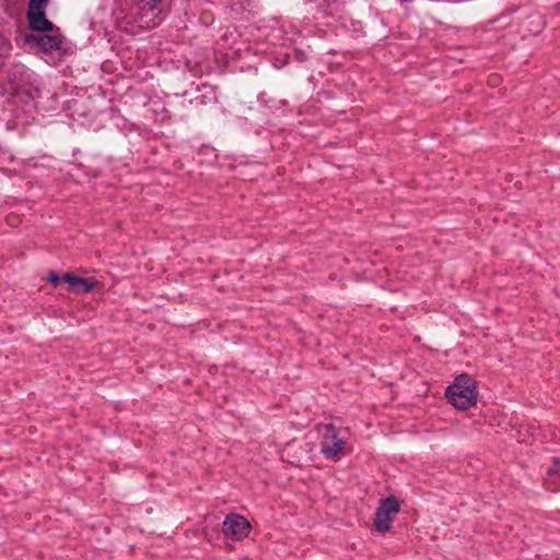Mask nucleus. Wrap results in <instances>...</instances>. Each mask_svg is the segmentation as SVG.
<instances>
[{
	"instance_id": "f03ea898",
	"label": "nucleus",
	"mask_w": 560,
	"mask_h": 560,
	"mask_svg": "<svg viewBox=\"0 0 560 560\" xmlns=\"http://www.w3.org/2000/svg\"><path fill=\"white\" fill-rule=\"evenodd\" d=\"M132 8L133 21L141 28H153L158 26L161 19V11L159 4L162 0H133Z\"/></svg>"
},
{
	"instance_id": "7ed1b4c3",
	"label": "nucleus",
	"mask_w": 560,
	"mask_h": 560,
	"mask_svg": "<svg viewBox=\"0 0 560 560\" xmlns=\"http://www.w3.org/2000/svg\"><path fill=\"white\" fill-rule=\"evenodd\" d=\"M320 450L326 458L338 459L346 446V441L339 435L336 427L331 423L322 424Z\"/></svg>"
},
{
	"instance_id": "0eeeda50",
	"label": "nucleus",
	"mask_w": 560,
	"mask_h": 560,
	"mask_svg": "<svg viewBox=\"0 0 560 560\" xmlns=\"http://www.w3.org/2000/svg\"><path fill=\"white\" fill-rule=\"evenodd\" d=\"M30 27L36 32H50L54 24L46 19L44 11L27 12Z\"/></svg>"
},
{
	"instance_id": "6e6552de",
	"label": "nucleus",
	"mask_w": 560,
	"mask_h": 560,
	"mask_svg": "<svg viewBox=\"0 0 560 560\" xmlns=\"http://www.w3.org/2000/svg\"><path fill=\"white\" fill-rule=\"evenodd\" d=\"M30 40L35 42L45 51L59 49L62 43V37L56 34H43L37 36H30Z\"/></svg>"
},
{
	"instance_id": "423d86ee",
	"label": "nucleus",
	"mask_w": 560,
	"mask_h": 560,
	"mask_svg": "<svg viewBox=\"0 0 560 560\" xmlns=\"http://www.w3.org/2000/svg\"><path fill=\"white\" fill-rule=\"evenodd\" d=\"M63 282L69 284V288L77 293H88L92 291L96 284L95 281H92L88 278H82L75 276L73 273H65L62 276Z\"/></svg>"
},
{
	"instance_id": "9d476101",
	"label": "nucleus",
	"mask_w": 560,
	"mask_h": 560,
	"mask_svg": "<svg viewBox=\"0 0 560 560\" xmlns=\"http://www.w3.org/2000/svg\"><path fill=\"white\" fill-rule=\"evenodd\" d=\"M47 279H48V281H49L50 283H52L54 285H58L61 281H63V280H62V277H59V276H58L57 273H55V272H50V273L48 275V278H47Z\"/></svg>"
},
{
	"instance_id": "39448f33",
	"label": "nucleus",
	"mask_w": 560,
	"mask_h": 560,
	"mask_svg": "<svg viewBox=\"0 0 560 560\" xmlns=\"http://www.w3.org/2000/svg\"><path fill=\"white\" fill-rule=\"evenodd\" d=\"M249 530L250 525L248 521L238 514L228 515L222 525L223 534L234 540L244 539L249 534Z\"/></svg>"
},
{
	"instance_id": "1a4fd4ad",
	"label": "nucleus",
	"mask_w": 560,
	"mask_h": 560,
	"mask_svg": "<svg viewBox=\"0 0 560 560\" xmlns=\"http://www.w3.org/2000/svg\"><path fill=\"white\" fill-rule=\"evenodd\" d=\"M48 0H30L28 12L44 11Z\"/></svg>"
},
{
	"instance_id": "20e7f679",
	"label": "nucleus",
	"mask_w": 560,
	"mask_h": 560,
	"mask_svg": "<svg viewBox=\"0 0 560 560\" xmlns=\"http://www.w3.org/2000/svg\"><path fill=\"white\" fill-rule=\"evenodd\" d=\"M400 511V503L395 497L382 499L375 511L374 527L377 532L386 533L392 528L394 517Z\"/></svg>"
},
{
	"instance_id": "f257e3e1",
	"label": "nucleus",
	"mask_w": 560,
	"mask_h": 560,
	"mask_svg": "<svg viewBox=\"0 0 560 560\" xmlns=\"http://www.w3.org/2000/svg\"><path fill=\"white\" fill-rule=\"evenodd\" d=\"M445 395L455 408L467 410L477 402L476 382L467 374H460L447 387Z\"/></svg>"
}]
</instances>
